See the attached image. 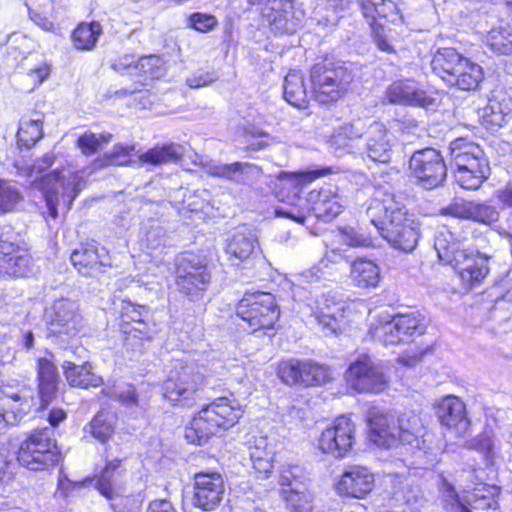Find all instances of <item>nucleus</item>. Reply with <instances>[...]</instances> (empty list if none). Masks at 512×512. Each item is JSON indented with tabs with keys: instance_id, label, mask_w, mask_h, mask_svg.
Instances as JSON below:
<instances>
[{
	"instance_id": "nucleus-1",
	"label": "nucleus",
	"mask_w": 512,
	"mask_h": 512,
	"mask_svg": "<svg viewBox=\"0 0 512 512\" xmlns=\"http://www.w3.org/2000/svg\"><path fill=\"white\" fill-rule=\"evenodd\" d=\"M366 214L381 237L395 249L411 252L416 248L420 224L394 193L377 190Z\"/></svg>"
},
{
	"instance_id": "nucleus-2",
	"label": "nucleus",
	"mask_w": 512,
	"mask_h": 512,
	"mask_svg": "<svg viewBox=\"0 0 512 512\" xmlns=\"http://www.w3.org/2000/svg\"><path fill=\"white\" fill-rule=\"evenodd\" d=\"M369 437L379 447H390L396 440L403 444L425 449L427 439L425 427L420 417L413 413H404L399 418L388 415L376 407L367 412Z\"/></svg>"
},
{
	"instance_id": "nucleus-3",
	"label": "nucleus",
	"mask_w": 512,
	"mask_h": 512,
	"mask_svg": "<svg viewBox=\"0 0 512 512\" xmlns=\"http://www.w3.org/2000/svg\"><path fill=\"white\" fill-rule=\"evenodd\" d=\"M243 410L236 399L219 397L203 406L186 427L185 438L202 445L212 437L233 427L242 416Z\"/></svg>"
},
{
	"instance_id": "nucleus-4",
	"label": "nucleus",
	"mask_w": 512,
	"mask_h": 512,
	"mask_svg": "<svg viewBox=\"0 0 512 512\" xmlns=\"http://www.w3.org/2000/svg\"><path fill=\"white\" fill-rule=\"evenodd\" d=\"M226 368L222 361H212L207 367L176 361L167 379L163 382V396L174 405H189L197 391L213 375L222 376Z\"/></svg>"
},
{
	"instance_id": "nucleus-5",
	"label": "nucleus",
	"mask_w": 512,
	"mask_h": 512,
	"mask_svg": "<svg viewBox=\"0 0 512 512\" xmlns=\"http://www.w3.org/2000/svg\"><path fill=\"white\" fill-rule=\"evenodd\" d=\"M460 246V242L456 241L454 234L448 230L439 232L434 242L440 261L451 265L463 283L472 287L488 274V260L478 254L468 253Z\"/></svg>"
},
{
	"instance_id": "nucleus-6",
	"label": "nucleus",
	"mask_w": 512,
	"mask_h": 512,
	"mask_svg": "<svg viewBox=\"0 0 512 512\" xmlns=\"http://www.w3.org/2000/svg\"><path fill=\"white\" fill-rule=\"evenodd\" d=\"M451 164L456 168L455 181L464 189L476 190L488 179L490 167L483 149L465 138L450 144Z\"/></svg>"
},
{
	"instance_id": "nucleus-7",
	"label": "nucleus",
	"mask_w": 512,
	"mask_h": 512,
	"mask_svg": "<svg viewBox=\"0 0 512 512\" xmlns=\"http://www.w3.org/2000/svg\"><path fill=\"white\" fill-rule=\"evenodd\" d=\"M353 76L340 61L323 58L310 70L312 95L320 104L336 103L348 92Z\"/></svg>"
},
{
	"instance_id": "nucleus-8",
	"label": "nucleus",
	"mask_w": 512,
	"mask_h": 512,
	"mask_svg": "<svg viewBox=\"0 0 512 512\" xmlns=\"http://www.w3.org/2000/svg\"><path fill=\"white\" fill-rule=\"evenodd\" d=\"M34 186L42 193L48 216L56 219L59 210H70L74 199L85 187V181L76 173L63 174L55 170L36 180Z\"/></svg>"
},
{
	"instance_id": "nucleus-9",
	"label": "nucleus",
	"mask_w": 512,
	"mask_h": 512,
	"mask_svg": "<svg viewBox=\"0 0 512 512\" xmlns=\"http://www.w3.org/2000/svg\"><path fill=\"white\" fill-rule=\"evenodd\" d=\"M53 434L48 427L31 431L18 448L19 464L31 471H45L56 466L62 460V454Z\"/></svg>"
},
{
	"instance_id": "nucleus-10",
	"label": "nucleus",
	"mask_w": 512,
	"mask_h": 512,
	"mask_svg": "<svg viewBox=\"0 0 512 512\" xmlns=\"http://www.w3.org/2000/svg\"><path fill=\"white\" fill-rule=\"evenodd\" d=\"M44 319L47 337L60 344L69 343L85 326L80 305L70 298L56 299L45 309Z\"/></svg>"
},
{
	"instance_id": "nucleus-11",
	"label": "nucleus",
	"mask_w": 512,
	"mask_h": 512,
	"mask_svg": "<svg viewBox=\"0 0 512 512\" xmlns=\"http://www.w3.org/2000/svg\"><path fill=\"white\" fill-rule=\"evenodd\" d=\"M425 329L424 318L420 314L412 313L373 323L369 335L384 346H395L412 341L415 336L424 334Z\"/></svg>"
},
{
	"instance_id": "nucleus-12",
	"label": "nucleus",
	"mask_w": 512,
	"mask_h": 512,
	"mask_svg": "<svg viewBox=\"0 0 512 512\" xmlns=\"http://www.w3.org/2000/svg\"><path fill=\"white\" fill-rule=\"evenodd\" d=\"M236 314L251 332L271 329L280 316L275 297L270 293H246L236 306Z\"/></svg>"
},
{
	"instance_id": "nucleus-13",
	"label": "nucleus",
	"mask_w": 512,
	"mask_h": 512,
	"mask_svg": "<svg viewBox=\"0 0 512 512\" xmlns=\"http://www.w3.org/2000/svg\"><path fill=\"white\" fill-rule=\"evenodd\" d=\"M349 387L358 393H380L389 383L388 375L381 362L363 354L352 362L345 373Z\"/></svg>"
},
{
	"instance_id": "nucleus-14",
	"label": "nucleus",
	"mask_w": 512,
	"mask_h": 512,
	"mask_svg": "<svg viewBox=\"0 0 512 512\" xmlns=\"http://www.w3.org/2000/svg\"><path fill=\"white\" fill-rule=\"evenodd\" d=\"M211 281L207 265L192 253L182 255L176 264V287L190 300L200 299Z\"/></svg>"
},
{
	"instance_id": "nucleus-15",
	"label": "nucleus",
	"mask_w": 512,
	"mask_h": 512,
	"mask_svg": "<svg viewBox=\"0 0 512 512\" xmlns=\"http://www.w3.org/2000/svg\"><path fill=\"white\" fill-rule=\"evenodd\" d=\"M409 170L417 183L428 190L441 186L447 176L446 164L433 148L415 151L410 157Z\"/></svg>"
},
{
	"instance_id": "nucleus-16",
	"label": "nucleus",
	"mask_w": 512,
	"mask_h": 512,
	"mask_svg": "<svg viewBox=\"0 0 512 512\" xmlns=\"http://www.w3.org/2000/svg\"><path fill=\"white\" fill-rule=\"evenodd\" d=\"M278 374L281 380L289 385H323L332 380L331 369L312 360L284 361L279 365Z\"/></svg>"
},
{
	"instance_id": "nucleus-17",
	"label": "nucleus",
	"mask_w": 512,
	"mask_h": 512,
	"mask_svg": "<svg viewBox=\"0 0 512 512\" xmlns=\"http://www.w3.org/2000/svg\"><path fill=\"white\" fill-rule=\"evenodd\" d=\"M355 441V426L350 418L340 416L327 427L319 438V449L336 458L345 457Z\"/></svg>"
},
{
	"instance_id": "nucleus-18",
	"label": "nucleus",
	"mask_w": 512,
	"mask_h": 512,
	"mask_svg": "<svg viewBox=\"0 0 512 512\" xmlns=\"http://www.w3.org/2000/svg\"><path fill=\"white\" fill-rule=\"evenodd\" d=\"M251 5L258 6L261 18L275 33H294L300 19L294 13V0H261Z\"/></svg>"
},
{
	"instance_id": "nucleus-19",
	"label": "nucleus",
	"mask_w": 512,
	"mask_h": 512,
	"mask_svg": "<svg viewBox=\"0 0 512 512\" xmlns=\"http://www.w3.org/2000/svg\"><path fill=\"white\" fill-rule=\"evenodd\" d=\"M70 259L78 272L87 277H95L111 267L108 251L95 243L81 245L72 252Z\"/></svg>"
},
{
	"instance_id": "nucleus-20",
	"label": "nucleus",
	"mask_w": 512,
	"mask_h": 512,
	"mask_svg": "<svg viewBox=\"0 0 512 512\" xmlns=\"http://www.w3.org/2000/svg\"><path fill=\"white\" fill-rule=\"evenodd\" d=\"M193 504L204 511L214 510L221 502L224 482L219 473L200 472L194 478Z\"/></svg>"
},
{
	"instance_id": "nucleus-21",
	"label": "nucleus",
	"mask_w": 512,
	"mask_h": 512,
	"mask_svg": "<svg viewBox=\"0 0 512 512\" xmlns=\"http://www.w3.org/2000/svg\"><path fill=\"white\" fill-rule=\"evenodd\" d=\"M385 96L390 103L429 107L434 98L429 96L423 86L413 79H400L392 82L386 89Z\"/></svg>"
},
{
	"instance_id": "nucleus-22",
	"label": "nucleus",
	"mask_w": 512,
	"mask_h": 512,
	"mask_svg": "<svg viewBox=\"0 0 512 512\" xmlns=\"http://www.w3.org/2000/svg\"><path fill=\"white\" fill-rule=\"evenodd\" d=\"M31 400L22 390L11 386L0 387V431L8 425H16L28 413Z\"/></svg>"
},
{
	"instance_id": "nucleus-23",
	"label": "nucleus",
	"mask_w": 512,
	"mask_h": 512,
	"mask_svg": "<svg viewBox=\"0 0 512 512\" xmlns=\"http://www.w3.org/2000/svg\"><path fill=\"white\" fill-rule=\"evenodd\" d=\"M366 152L368 157L380 163H388L391 160L394 135L381 122L374 121L366 131Z\"/></svg>"
},
{
	"instance_id": "nucleus-24",
	"label": "nucleus",
	"mask_w": 512,
	"mask_h": 512,
	"mask_svg": "<svg viewBox=\"0 0 512 512\" xmlns=\"http://www.w3.org/2000/svg\"><path fill=\"white\" fill-rule=\"evenodd\" d=\"M203 165L208 175L243 185L249 184L262 174L261 167L249 162L222 164L209 161Z\"/></svg>"
},
{
	"instance_id": "nucleus-25",
	"label": "nucleus",
	"mask_w": 512,
	"mask_h": 512,
	"mask_svg": "<svg viewBox=\"0 0 512 512\" xmlns=\"http://www.w3.org/2000/svg\"><path fill=\"white\" fill-rule=\"evenodd\" d=\"M374 487L373 474L363 466H350L336 484V490L340 495L354 498H363Z\"/></svg>"
},
{
	"instance_id": "nucleus-26",
	"label": "nucleus",
	"mask_w": 512,
	"mask_h": 512,
	"mask_svg": "<svg viewBox=\"0 0 512 512\" xmlns=\"http://www.w3.org/2000/svg\"><path fill=\"white\" fill-rule=\"evenodd\" d=\"M347 303L333 296H324L315 317L327 334L341 333L346 326Z\"/></svg>"
},
{
	"instance_id": "nucleus-27",
	"label": "nucleus",
	"mask_w": 512,
	"mask_h": 512,
	"mask_svg": "<svg viewBox=\"0 0 512 512\" xmlns=\"http://www.w3.org/2000/svg\"><path fill=\"white\" fill-rule=\"evenodd\" d=\"M225 251L232 261L244 262L255 257L260 252L256 231L245 225L237 228L227 240Z\"/></svg>"
},
{
	"instance_id": "nucleus-28",
	"label": "nucleus",
	"mask_w": 512,
	"mask_h": 512,
	"mask_svg": "<svg viewBox=\"0 0 512 512\" xmlns=\"http://www.w3.org/2000/svg\"><path fill=\"white\" fill-rule=\"evenodd\" d=\"M440 423L457 433H464L469 426L464 403L455 396L443 398L437 407Z\"/></svg>"
},
{
	"instance_id": "nucleus-29",
	"label": "nucleus",
	"mask_w": 512,
	"mask_h": 512,
	"mask_svg": "<svg viewBox=\"0 0 512 512\" xmlns=\"http://www.w3.org/2000/svg\"><path fill=\"white\" fill-rule=\"evenodd\" d=\"M253 469L260 478H267L273 468L274 446L266 436H254L248 441Z\"/></svg>"
},
{
	"instance_id": "nucleus-30",
	"label": "nucleus",
	"mask_w": 512,
	"mask_h": 512,
	"mask_svg": "<svg viewBox=\"0 0 512 512\" xmlns=\"http://www.w3.org/2000/svg\"><path fill=\"white\" fill-rule=\"evenodd\" d=\"M121 460L108 461L96 480V489L108 500L120 496L123 492Z\"/></svg>"
},
{
	"instance_id": "nucleus-31",
	"label": "nucleus",
	"mask_w": 512,
	"mask_h": 512,
	"mask_svg": "<svg viewBox=\"0 0 512 512\" xmlns=\"http://www.w3.org/2000/svg\"><path fill=\"white\" fill-rule=\"evenodd\" d=\"M52 358L49 354L37 361L38 389L43 404L51 402L57 392L58 372Z\"/></svg>"
},
{
	"instance_id": "nucleus-32",
	"label": "nucleus",
	"mask_w": 512,
	"mask_h": 512,
	"mask_svg": "<svg viewBox=\"0 0 512 512\" xmlns=\"http://www.w3.org/2000/svg\"><path fill=\"white\" fill-rule=\"evenodd\" d=\"M308 201L311 209L318 218L331 220L342 212L343 204L339 195L331 189L311 191Z\"/></svg>"
},
{
	"instance_id": "nucleus-33",
	"label": "nucleus",
	"mask_w": 512,
	"mask_h": 512,
	"mask_svg": "<svg viewBox=\"0 0 512 512\" xmlns=\"http://www.w3.org/2000/svg\"><path fill=\"white\" fill-rule=\"evenodd\" d=\"M466 59L454 48H442L434 55L431 67L437 76L449 84L450 76H455Z\"/></svg>"
},
{
	"instance_id": "nucleus-34",
	"label": "nucleus",
	"mask_w": 512,
	"mask_h": 512,
	"mask_svg": "<svg viewBox=\"0 0 512 512\" xmlns=\"http://www.w3.org/2000/svg\"><path fill=\"white\" fill-rule=\"evenodd\" d=\"M62 368L66 380L73 387L87 389L89 387H99L103 384L102 377L92 372L89 363L76 365L73 362L65 361Z\"/></svg>"
},
{
	"instance_id": "nucleus-35",
	"label": "nucleus",
	"mask_w": 512,
	"mask_h": 512,
	"mask_svg": "<svg viewBox=\"0 0 512 512\" xmlns=\"http://www.w3.org/2000/svg\"><path fill=\"white\" fill-rule=\"evenodd\" d=\"M359 5L368 23L378 24V18L388 19L390 22L401 18L398 6L393 0H359Z\"/></svg>"
},
{
	"instance_id": "nucleus-36",
	"label": "nucleus",
	"mask_w": 512,
	"mask_h": 512,
	"mask_svg": "<svg viewBox=\"0 0 512 512\" xmlns=\"http://www.w3.org/2000/svg\"><path fill=\"white\" fill-rule=\"evenodd\" d=\"M284 98L290 105L298 109L308 107V93L304 77L299 71H290L285 77Z\"/></svg>"
},
{
	"instance_id": "nucleus-37",
	"label": "nucleus",
	"mask_w": 512,
	"mask_h": 512,
	"mask_svg": "<svg viewBox=\"0 0 512 512\" xmlns=\"http://www.w3.org/2000/svg\"><path fill=\"white\" fill-rule=\"evenodd\" d=\"M350 277L360 288H374L380 281V269L373 261L357 259L351 264Z\"/></svg>"
},
{
	"instance_id": "nucleus-38",
	"label": "nucleus",
	"mask_w": 512,
	"mask_h": 512,
	"mask_svg": "<svg viewBox=\"0 0 512 512\" xmlns=\"http://www.w3.org/2000/svg\"><path fill=\"white\" fill-rule=\"evenodd\" d=\"M484 78L482 67L466 59L455 76H450L449 85L470 91L478 88Z\"/></svg>"
},
{
	"instance_id": "nucleus-39",
	"label": "nucleus",
	"mask_w": 512,
	"mask_h": 512,
	"mask_svg": "<svg viewBox=\"0 0 512 512\" xmlns=\"http://www.w3.org/2000/svg\"><path fill=\"white\" fill-rule=\"evenodd\" d=\"M102 26L99 22H82L72 33V43L77 50L91 51L95 48L98 38L102 34Z\"/></svg>"
},
{
	"instance_id": "nucleus-40",
	"label": "nucleus",
	"mask_w": 512,
	"mask_h": 512,
	"mask_svg": "<svg viewBox=\"0 0 512 512\" xmlns=\"http://www.w3.org/2000/svg\"><path fill=\"white\" fill-rule=\"evenodd\" d=\"M183 155V148L179 144L171 143L162 146H156L139 156L142 163H148L154 166L175 163Z\"/></svg>"
},
{
	"instance_id": "nucleus-41",
	"label": "nucleus",
	"mask_w": 512,
	"mask_h": 512,
	"mask_svg": "<svg viewBox=\"0 0 512 512\" xmlns=\"http://www.w3.org/2000/svg\"><path fill=\"white\" fill-rule=\"evenodd\" d=\"M512 110L502 102L493 99L481 110V123L490 130H497L507 123Z\"/></svg>"
},
{
	"instance_id": "nucleus-42",
	"label": "nucleus",
	"mask_w": 512,
	"mask_h": 512,
	"mask_svg": "<svg viewBox=\"0 0 512 512\" xmlns=\"http://www.w3.org/2000/svg\"><path fill=\"white\" fill-rule=\"evenodd\" d=\"M282 498L290 512H311L313 497L304 484L290 489L282 488Z\"/></svg>"
},
{
	"instance_id": "nucleus-43",
	"label": "nucleus",
	"mask_w": 512,
	"mask_h": 512,
	"mask_svg": "<svg viewBox=\"0 0 512 512\" xmlns=\"http://www.w3.org/2000/svg\"><path fill=\"white\" fill-rule=\"evenodd\" d=\"M366 131V124L361 119L344 123L331 136L330 145L336 148H346L348 141L361 138Z\"/></svg>"
},
{
	"instance_id": "nucleus-44",
	"label": "nucleus",
	"mask_w": 512,
	"mask_h": 512,
	"mask_svg": "<svg viewBox=\"0 0 512 512\" xmlns=\"http://www.w3.org/2000/svg\"><path fill=\"white\" fill-rule=\"evenodd\" d=\"M113 416L101 411L89 423V432L101 443H106L114 434Z\"/></svg>"
},
{
	"instance_id": "nucleus-45",
	"label": "nucleus",
	"mask_w": 512,
	"mask_h": 512,
	"mask_svg": "<svg viewBox=\"0 0 512 512\" xmlns=\"http://www.w3.org/2000/svg\"><path fill=\"white\" fill-rule=\"evenodd\" d=\"M43 136L42 120L30 119L21 121L17 132L18 144L30 148Z\"/></svg>"
},
{
	"instance_id": "nucleus-46",
	"label": "nucleus",
	"mask_w": 512,
	"mask_h": 512,
	"mask_svg": "<svg viewBox=\"0 0 512 512\" xmlns=\"http://www.w3.org/2000/svg\"><path fill=\"white\" fill-rule=\"evenodd\" d=\"M30 257L24 251L15 253V255L3 258L0 263V269L5 274L12 277H25L30 272Z\"/></svg>"
},
{
	"instance_id": "nucleus-47",
	"label": "nucleus",
	"mask_w": 512,
	"mask_h": 512,
	"mask_svg": "<svg viewBox=\"0 0 512 512\" xmlns=\"http://www.w3.org/2000/svg\"><path fill=\"white\" fill-rule=\"evenodd\" d=\"M324 175V173L320 170H312V171H301V172H286L281 171L277 175V179L291 187L294 190H299L302 186L307 185Z\"/></svg>"
},
{
	"instance_id": "nucleus-48",
	"label": "nucleus",
	"mask_w": 512,
	"mask_h": 512,
	"mask_svg": "<svg viewBox=\"0 0 512 512\" xmlns=\"http://www.w3.org/2000/svg\"><path fill=\"white\" fill-rule=\"evenodd\" d=\"M486 44L495 53L509 55L512 53V31L493 29L486 37Z\"/></svg>"
},
{
	"instance_id": "nucleus-49",
	"label": "nucleus",
	"mask_w": 512,
	"mask_h": 512,
	"mask_svg": "<svg viewBox=\"0 0 512 512\" xmlns=\"http://www.w3.org/2000/svg\"><path fill=\"white\" fill-rule=\"evenodd\" d=\"M121 329L126 335V345L130 347L137 346L138 341L152 339L153 330L147 322L122 324Z\"/></svg>"
},
{
	"instance_id": "nucleus-50",
	"label": "nucleus",
	"mask_w": 512,
	"mask_h": 512,
	"mask_svg": "<svg viewBox=\"0 0 512 512\" xmlns=\"http://www.w3.org/2000/svg\"><path fill=\"white\" fill-rule=\"evenodd\" d=\"M135 76L158 79L163 75V61L160 57L150 55L140 58L134 65Z\"/></svg>"
},
{
	"instance_id": "nucleus-51",
	"label": "nucleus",
	"mask_w": 512,
	"mask_h": 512,
	"mask_svg": "<svg viewBox=\"0 0 512 512\" xmlns=\"http://www.w3.org/2000/svg\"><path fill=\"white\" fill-rule=\"evenodd\" d=\"M111 139L112 134L110 133L95 134L88 131L77 139L76 145L82 154L89 156L98 152L102 145L110 142Z\"/></svg>"
},
{
	"instance_id": "nucleus-52",
	"label": "nucleus",
	"mask_w": 512,
	"mask_h": 512,
	"mask_svg": "<svg viewBox=\"0 0 512 512\" xmlns=\"http://www.w3.org/2000/svg\"><path fill=\"white\" fill-rule=\"evenodd\" d=\"M23 200V197L14 185L0 179V215L12 212Z\"/></svg>"
},
{
	"instance_id": "nucleus-53",
	"label": "nucleus",
	"mask_w": 512,
	"mask_h": 512,
	"mask_svg": "<svg viewBox=\"0 0 512 512\" xmlns=\"http://www.w3.org/2000/svg\"><path fill=\"white\" fill-rule=\"evenodd\" d=\"M133 150L134 146L116 144L113 146L112 151L109 154H105L103 159L100 160V166L128 165L130 163L128 158Z\"/></svg>"
},
{
	"instance_id": "nucleus-54",
	"label": "nucleus",
	"mask_w": 512,
	"mask_h": 512,
	"mask_svg": "<svg viewBox=\"0 0 512 512\" xmlns=\"http://www.w3.org/2000/svg\"><path fill=\"white\" fill-rule=\"evenodd\" d=\"M149 316V308L136 305L129 301H124L121 308V317L123 324L146 322Z\"/></svg>"
},
{
	"instance_id": "nucleus-55",
	"label": "nucleus",
	"mask_w": 512,
	"mask_h": 512,
	"mask_svg": "<svg viewBox=\"0 0 512 512\" xmlns=\"http://www.w3.org/2000/svg\"><path fill=\"white\" fill-rule=\"evenodd\" d=\"M499 212L491 205L473 202L471 220L491 225L499 220Z\"/></svg>"
},
{
	"instance_id": "nucleus-56",
	"label": "nucleus",
	"mask_w": 512,
	"mask_h": 512,
	"mask_svg": "<svg viewBox=\"0 0 512 512\" xmlns=\"http://www.w3.org/2000/svg\"><path fill=\"white\" fill-rule=\"evenodd\" d=\"M188 26L198 32L208 33L218 26L214 15L196 12L189 16Z\"/></svg>"
},
{
	"instance_id": "nucleus-57",
	"label": "nucleus",
	"mask_w": 512,
	"mask_h": 512,
	"mask_svg": "<svg viewBox=\"0 0 512 512\" xmlns=\"http://www.w3.org/2000/svg\"><path fill=\"white\" fill-rule=\"evenodd\" d=\"M167 233L161 226H151L145 235V246L150 250H157L165 247Z\"/></svg>"
},
{
	"instance_id": "nucleus-58",
	"label": "nucleus",
	"mask_w": 512,
	"mask_h": 512,
	"mask_svg": "<svg viewBox=\"0 0 512 512\" xmlns=\"http://www.w3.org/2000/svg\"><path fill=\"white\" fill-rule=\"evenodd\" d=\"M473 202L458 199L442 209L443 214L461 219H470Z\"/></svg>"
},
{
	"instance_id": "nucleus-59",
	"label": "nucleus",
	"mask_w": 512,
	"mask_h": 512,
	"mask_svg": "<svg viewBox=\"0 0 512 512\" xmlns=\"http://www.w3.org/2000/svg\"><path fill=\"white\" fill-rule=\"evenodd\" d=\"M301 469L295 465L282 466L279 474V484L285 488L297 487V484H303L300 478Z\"/></svg>"
},
{
	"instance_id": "nucleus-60",
	"label": "nucleus",
	"mask_w": 512,
	"mask_h": 512,
	"mask_svg": "<svg viewBox=\"0 0 512 512\" xmlns=\"http://www.w3.org/2000/svg\"><path fill=\"white\" fill-rule=\"evenodd\" d=\"M372 29L373 40L379 50L386 53H394V47L388 39L386 29L382 24L369 23Z\"/></svg>"
},
{
	"instance_id": "nucleus-61",
	"label": "nucleus",
	"mask_w": 512,
	"mask_h": 512,
	"mask_svg": "<svg viewBox=\"0 0 512 512\" xmlns=\"http://www.w3.org/2000/svg\"><path fill=\"white\" fill-rule=\"evenodd\" d=\"M342 242L351 247H369L372 245L370 236L364 235L354 229H345L342 232Z\"/></svg>"
},
{
	"instance_id": "nucleus-62",
	"label": "nucleus",
	"mask_w": 512,
	"mask_h": 512,
	"mask_svg": "<svg viewBox=\"0 0 512 512\" xmlns=\"http://www.w3.org/2000/svg\"><path fill=\"white\" fill-rule=\"evenodd\" d=\"M276 214L278 216H283L289 219H292L300 224H304L306 220V214L303 209H299L296 207H281L276 210Z\"/></svg>"
},
{
	"instance_id": "nucleus-63",
	"label": "nucleus",
	"mask_w": 512,
	"mask_h": 512,
	"mask_svg": "<svg viewBox=\"0 0 512 512\" xmlns=\"http://www.w3.org/2000/svg\"><path fill=\"white\" fill-rule=\"evenodd\" d=\"M134 57L133 56H124L119 59H117L112 67L114 70L121 72V73H127L129 75L135 76L134 71V65H135Z\"/></svg>"
},
{
	"instance_id": "nucleus-64",
	"label": "nucleus",
	"mask_w": 512,
	"mask_h": 512,
	"mask_svg": "<svg viewBox=\"0 0 512 512\" xmlns=\"http://www.w3.org/2000/svg\"><path fill=\"white\" fill-rule=\"evenodd\" d=\"M494 195L504 207L512 208V183H507L504 187L496 190Z\"/></svg>"
}]
</instances>
